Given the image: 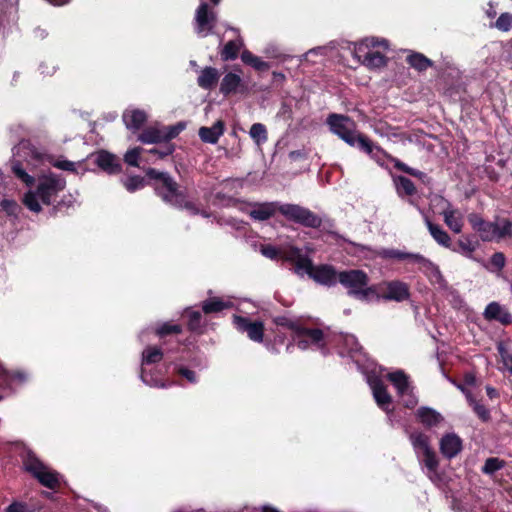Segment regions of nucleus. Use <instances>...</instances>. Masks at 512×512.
<instances>
[{"mask_svg":"<svg viewBox=\"0 0 512 512\" xmlns=\"http://www.w3.org/2000/svg\"><path fill=\"white\" fill-rule=\"evenodd\" d=\"M146 176L156 181L154 190L165 203L179 209H186L194 215L199 213V209L187 199L185 191L180 189L179 184L169 173L148 168Z\"/></svg>","mask_w":512,"mask_h":512,"instance_id":"1","label":"nucleus"},{"mask_svg":"<svg viewBox=\"0 0 512 512\" xmlns=\"http://www.w3.org/2000/svg\"><path fill=\"white\" fill-rule=\"evenodd\" d=\"M338 282L348 290V295L361 301H368L376 294L374 286H368L369 277L367 273L358 269L341 271L338 274Z\"/></svg>","mask_w":512,"mask_h":512,"instance_id":"2","label":"nucleus"},{"mask_svg":"<svg viewBox=\"0 0 512 512\" xmlns=\"http://www.w3.org/2000/svg\"><path fill=\"white\" fill-rule=\"evenodd\" d=\"M468 222L483 241L501 239L512 233V224L508 219H504L500 226L495 222L485 221L479 214L471 213L468 215Z\"/></svg>","mask_w":512,"mask_h":512,"instance_id":"3","label":"nucleus"},{"mask_svg":"<svg viewBox=\"0 0 512 512\" xmlns=\"http://www.w3.org/2000/svg\"><path fill=\"white\" fill-rule=\"evenodd\" d=\"M25 470L35 477L39 483L49 489H56L59 484V473L47 467L32 452H28L23 460Z\"/></svg>","mask_w":512,"mask_h":512,"instance_id":"4","label":"nucleus"},{"mask_svg":"<svg viewBox=\"0 0 512 512\" xmlns=\"http://www.w3.org/2000/svg\"><path fill=\"white\" fill-rule=\"evenodd\" d=\"M278 211L289 221L307 228H319L322 219L313 211L298 204H281Z\"/></svg>","mask_w":512,"mask_h":512,"instance_id":"5","label":"nucleus"},{"mask_svg":"<svg viewBox=\"0 0 512 512\" xmlns=\"http://www.w3.org/2000/svg\"><path fill=\"white\" fill-rule=\"evenodd\" d=\"M66 187V181L63 177L49 173L39 178L37 185V195L45 205H50L57 194Z\"/></svg>","mask_w":512,"mask_h":512,"instance_id":"6","label":"nucleus"},{"mask_svg":"<svg viewBox=\"0 0 512 512\" xmlns=\"http://www.w3.org/2000/svg\"><path fill=\"white\" fill-rule=\"evenodd\" d=\"M327 124L330 130L339 136L350 146H355V138L357 131L354 122L348 117L340 114H330L327 118Z\"/></svg>","mask_w":512,"mask_h":512,"instance_id":"7","label":"nucleus"},{"mask_svg":"<svg viewBox=\"0 0 512 512\" xmlns=\"http://www.w3.org/2000/svg\"><path fill=\"white\" fill-rule=\"evenodd\" d=\"M195 31L198 35L207 36L212 33L217 23L216 12L209 7L208 3L201 0L200 5L195 11Z\"/></svg>","mask_w":512,"mask_h":512,"instance_id":"8","label":"nucleus"},{"mask_svg":"<svg viewBox=\"0 0 512 512\" xmlns=\"http://www.w3.org/2000/svg\"><path fill=\"white\" fill-rule=\"evenodd\" d=\"M233 323L241 332H246L250 340L261 343L264 338V324L261 321H250L243 316L234 315Z\"/></svg>","mask_w":512,"mask_h":512,"instance_id":"9","label":"nucleus"},{"mask_svg":"<svg viewBox=\"0 0 512 512\" xmlns=\"http://www.w3.org/2000/svg\"><path fill=\"white\" fill-rule=\"evenodd\" d=\"M338 274L333 266L322 264L314 266L310 278L321 285L331 287L338 282Z\"/></svg>","mask_w":512,"mask_h":512,"instance_id":"10","label":"nucleus"},{"mask_svg":"<svg viewBox=\"0 0 512 512\" xmlns=\"http://www.w3.org/2000/svg\"><path fill=\"white\" fill-rule=\"evenodd\" d=\"M95 163L101 170L108 174H118L122 170L120 159L116 155L105 150L99 151L96 154Z\"/></svg>","mask_w":512,"mask_h":512,"instance_id":"11","label":"nucleus"},{"mask_svg":"<svg viewBox=\"0 0 512 512\" xmlns=\"http://www.w3.org/2000/svg\"><path fill=\"white\" fill-rule=\"evenodd\" d=\"M434 201L441 205L443 210L441 214L444 217L445 224L455 233H460L462 230L461 221L455 216L456 211L452 209V205L442 196H435Z\"/></svg>","mask_w":512,"mask_h":512,"instance_id":"12","label":"nucleus"},{"mask_svg":"<svg viewBox=\"0 0 512 512\" xmlns=\"http://www.w3.org/2000/svg\"><path fill=\"white\" fill-rule=\"evenodd\" d=\"M462 450L461 438L454 434H446L440 440V451L444 457L452 459Z\"/></svg>","mask_w":512,"mask_h":512,"instance_id":"13","label":"nucleus"},{"mask_svg":"<svg viewBox=\"0 0 512 512\" xmlns=\"http://www.w3.org/2000/svg\"><path fill=\"white\" fill-rule=\"evenodd\" d=\"M484 317L490 321H498L503 325L512 323V315L510 312L497 302H491L487 305L484 311Z\"/></svg>","mask_w":512,"mask_h":512,"instance_id":"14","label":"nucleus"},{"mask_svg":"<svg viewBox=\"0 0 512 512\" xmlns=\"http://www.w3.org/2000/svg\"><path fill=\"white\" fill-rule=\"evenodd\" d=\"M387 292L383 295L385 300H394L397 302L404 301L409 298V286L401 281H390L386 284Z\"/></svg>","mask_w":512,"mask_h":512,"instance_id":"15","label":"nucleus"},{"mask_svg":"<svg viewBox=\"0 0 512 512\" xmlns=\"http://www.w3.org/2000/svg\"><path fill=\"white\" fill-rule=\"evenodd\" d=\"M225 124L222 120H218L211 127H201L198 131L200 139L204 143L216 144L221 135H223Z\"/></svg>","mask_w":512,"mask_h":512,"instance_id":"16","label":"nucleus"},{"mask_svg":"<svg viewBox=\"0 0 512 512\" xmlns=\"http://www.w3.org/2000/svg\"><path fill=\"white\" fill-rule=\"evenodd\" d=\"M382 46L388 48V41L385 39H378L376 37H367L362 41L354 44L353 55L357 59L362 58V53L370 51L371 48Z\"/></svg>","mask_w":512,"mask_h":512,"instance_id":"17","label":"nucleus"},{"mask_svg":"<svg viewBox=\"0 0 512 512\" xmlns=\"http://www.w3.org/2000/svg\"><path fill=\"white\" fill-rule=\"evenodd\" d=\"M146 120V113L140 109L127 110L123 113V121L129 130H139Z\"/></svg>","mask_w":512,"mask_h":512,"instance_id":"18","label":"nucleus"},{"mask_svg":"<svg viewBox=\"0 0 512 512\" xmlns=\"http://www.w3.org/2000/svg\"><path fill=\"white\" fill-rule=\"evenodd\" d=\"M357 60L369 69H379L387 65V57L378 51L362 53V58Z\"/></svg>","mask_w":512,"mask_h":512,"instance_id":"19","label":"nucleus"},{"mask_svg":"<svg viewBox=\"0 0 512 512\" xmlns=\"http://www.w3.org/2000/svg\"><path fill=\"white\" fill-rule=\"evenodd\" d=\"M218 79L219 72L216 68L205 67L197 78V84L205 90H211L217 84Z\"/></svg>","mask_w":512,"mask_h":512,"instance_id":"20","label":"nucleus"},{"mask_svg":"<svg viewBox=\"0 0 512 512\" xmlns=\"http://www.w3.org/2000/svg\"><path fill=\"white\" fill-rule=\"evenodd\" d=\"M279 205L280 204L276 202L258 204L253 210L250 211L249 215L255 220L264 221L271 218L275 212L278 211Z\"/></svg>","mask_w":512,"mask_h":512,"instance_id":"21","label":"nucleus"},{"mask_svg":"<svg viewBox=\"0 0 512 512\" xmlns=\"http://www.w3.org/2000/svg\"><path fill=\"white\" fill-rule=\"evenodd\" d=\"M406 259H410L413 262L418 263L420 265V268L430 276H433L437 279L442 278L438 266H436L434 263H432L429 259L425 258L424 256L420 254L408 253Z\"/></svg>","mask_w":512,"mask_h":512,"instance_id":"22","label":"nucleus"},{"mask_svg":"<svg viewBox=\"0 0 512 512\" xmlns=\"http://www.w3.org/2000/svg\"><path fill=\"white\" fill-rule=\"evenodd\" d=\"M372 391L375 401L379 407L386 409V407L391 404L392 397L381 380H376L372 383Z\"/></svg>","mask_w":512,"mask_h":512,"instance_id":"23","label":"nucleus"},{"mask_svg":"<svg viewBox=\"0 0 512 512\" xmlns=\"http://www.w3.org/2000/svg\"><path fill=\"white\" fill-rule=\"evenodd\" d=\"M417 417L420 419L422 424L429 428L437 426L443 421L442 415L429 407L419 408L417 410Z\"/></svg>","mask_w":512,"mask_h":512,"instance_id":"24","label":"nucleus"},{"mask_svg":"<svg viewBox=\"0 0 512 512\" xmlns=\"http://www.w3.org/2000/svg\"><path fill=\"white\" fill-rule=\"evenodd\" d=\"M138 140L144 144L165 143L163 127H148L144 129L138 136Z\"/></svg>","mask_w":512,"mask_h":512,"instance_id":"25","label":"nucleus"},{"mask_svg":"<svg viewBox=\"0 0 512 512\" xmlns=\"http://www.w3.org/2000/svg\"><path fill=\"white\" fill-rule=\"evenodd\" d=\"M389 381L395 386L399 395L407 394L410 390L409 377L402 370L387 375Z\"/></svg>","mask_w":512,"mask_h":512,"instance_id":"26","label":"nucleus"},{"mask_svg":"<svg viewBox=\"0 0 512 512\" xmlns=\"http://www.w3.org/2000/svg\"><path fill=\"white\" fill-rule=\"evenodd\" d=\"M388 159L394 164V167L397 170L407 173L413 177H416V178L420 179L425 184H430L431 178L426 173H424L420 170L414 169L412 167H409L404 162L400 161L399 159H397L391 155H388Z\"/></svg>","mask_w":512,"mask_h":512,"instance_id":"27","label":"nucleus"},{"mask_svg":"<svg viewBox=\"0 0 512 512\" xmlns=\"http://www.w3.org/2000/svg\"><path fill=\"white\" fill-rule=\"evenodd\" d=\"M406 62L418 72L426 71L429 67L433 66V61L419 52H411L406 57Z\"/></svg>","mask_w":512,"mask_h":512,"instance_id":"28","label":"nucleus"},{"mask_svg":"<svg viewBox=\"0 0 512 512\" xmlns=\"http://www.w3.org/2000/svg\"><path fill=\"white\" fill-rule=\"evenodd\" d=\"M242 79L239 75L229 72L227 73L220 84V92L223 95H229L237 92L238 87L241 85Z\"/></svg>","mask_w":512,"mask_h":512,"instance_id":"29","label":"nucleus"},{"mask_svg":"<svg viewBox=\"0 0 512 512\" xmlns=\"http://www.w3.org/2000/svg\"><path fill=\"white\" fill-rule=\"evenodd\" d=\"M409 439L418 457L432 448L430 446V438L422 432L410 433Z\"/></svg>","mask_w":512,"mask_h":512,"instance_id":"30","label":"nucleus"},{"mask_svg":"<svg viewBox=\"0 0 512 512\" xmlns=\"http://www.w3.org/2000/svg\"><path fill=\"white\" fill-rule=\"evenodd\" d=\"M297 336L306 337L310 344L315 345L318 348H323L325 346L324 332L319 328L310 329L302 326Z\"/></svg>","mask_w":512,"mask_h":512,"instance_id":"31","label":"nucleus"},{"mask_svg":"<svg viewBox=\"0 0 512 512\" xmlns=\"http://www.w3.org/2000/svg\"><path fill=\"white\" fill-rule=\"evenodd\" d=\"M426 225L428 227V230L431 234V236L434 238V240L444 246L449 247L451 244V238L448 235V233L442 229L441 226L432 223L429 219H426Z\"/></svg>","mask_w":512,"mask_h":512,"instance_id":"32","label":"nucleus"},{"mask_svg":"<svg viewBox=\"0 0 512 512\" xmlns=\"http://www.w3.org/2000/svg\"><path fill=\"white\" fill-rule=\"evenodd\" d=\"M393 180L399 196H413L416 194V187L409 178L405 176H396Z\"/></svg>","mask_w":512,"mask_h":512,"instance_id":"33","label":"nucleus"},{"mask_svg":"<svg viewBox=\"0 0 512 512\" xmlns=\"http://www.w3.org/2000/svg\"><path fill=\"white\" fill-rule=\"evenodd\" d=\"M241 60L257 71H267L270 68L269 63L263 61L260 57L255 56L248 50L242 52Z\"/></svg>","mask_w":512,"mask_h":512,"instance_id":"34","label":"nucleus"},{"mask_svg":"<svg viewBox=\"0 0 512 512\" xmlns=\"http://www.w3.org/2000/svg\"><path fill=\"white\" fill-rule=\"evenodd\" d=\"M229 307V304L218 297H213L202 302V311L205 314L218 313Z\"/></svg>","mask_w":512,"mask_h":512,"instance_id":"35","label":"nucleus"},{"mask_svg":"<svg viewBox=\"0 0 512 512\" xmlns=\"http://www.w3.org/2000/svg\"><path fill=\"white\" fill-rule=\"evenodd\" d=\"M249 135L257 145H261L268 139L266 127L262 123H254L250 128Z\"/></svg>","mask_w":512,"mask_h":512,"instance_id":"36","label":"nucleus"},{"mask_svg":"<svg viewBox=\"0 0 512 512\" xmlns=\"http://www.w3.org/2000/svg\"><path fill=\"white\" fill-rule=\"evenodd\" d=\"M240 47L241 43H238L236 41L231 40L227 42L220 53L222 60H235L238 57Z\"/></svg>","mask_w":512,"mask_h":512,"instance_id":"37","label":"nucleus"},{"mask_svg":"<svg viewBox=\"0 0 512 512\" xmlns=\"http://www.w3.org/2000/svg\"><path fill=\"white\" fill-rule=\"evenodd\" d=\"M143 359H142V363L143 364H154V363H157V362H160L163 358V353L161 351V349L157 348V347H147L144 351H143Z\"/></svg>","mask_w":512,"mask_h":512,"instance_id":"38","label":"nucleus"},{"mask_svg":"<svg viewBox=\"0 0 512 512\" xmlns=\"http://www.w3.org/2000/svg\"><path fill=\"white\" fill-rule=\"evenodd\" d=\"M274 323L277 326L285 327L289 330H292L297 335L299 333V330H301V328H302L299 321L293 320L287 316H277L276 318H274Z\"/></svg>","mask_w":512,"mask_h":512,"instance_id":"39","label":"nucleus"},{"mask_svg":"<svg viewBox=\"0 0 512 512\" xmlns=\"http://www.w3.org/2000/svg\"><path fill=\"white\" fill-rule=\"evenodd\" d=\"M39 196L37 195V190L35 192L28 191L23 198L24 205L31 210L32 212L39 213L42 208L38 202Z\"/></svg>","mask_w":512,"mask_h":512,"instance_id":"40","label":"nucleus"},{"mask_svg":"<svg viewBox=\"0 0 512 512\" xmlns=\"http://www.w3.org/2000/svg\"><path fill=\"white\" fill-rule=\"evenodd\" d=\"M491 27H495L502 32H508L512 28V14L508 12L500 14L495 23L491 24Z\"/></svg>","mask_w":512,"mask_h":512,"instance_id":"41","label":"nucleus"},{"mask_svg":"<svg viewBox=\"0 0 512 512\" xmlns=\"http://www.w3.org/2000/svg\"><path fill=\"white\" fill-rule=\"evenodd\" d=\"M295 272L298 274H302L305 272L309 276L311 275L314 265L312 261L307 257L302 255L300 258H298L295 262Z\"/></svg>","mask_w":512,"mask_h":512,"instance_id":"42","label":"nucleus"},{"mask_svg":"<svg viewBox=\"0 0 512 512\" xmlns=\"http://www.w3.org/2000/svg\"><path fill=\"white\" fill-rule=\"evenodd\" d=\"M505 462L496 457H491L486 459L484 466L482 467V472L488 475H492L496 471L502 469L504 467Z\"/></svg>","mask_w":512,"mask_h":512,"instance_id":"43","label":"nucleus"},{"mask_svg":"<svg viewBox=\"0 0 512 512\" xmlns=\"http://www.w3.org/2000/svg\"><path fill=\"white\" fill-rule=\"evenodd\" d=\"M423 462L425 467L431 471L436 472L439 467V461L437 459L435 451L431 448L422 454Z\"/></svg>","mask_w":512,"mask_h":512,"instance_id":"44","label":"nucleus"},{"mask_svg":"<svg viewBox=\"0 0 512 512\" xmlns=\"http://www.w3.org/2000/svg\"><path fill=\"white\" fill-rule=\"evenodd\" d=\"M156 334L160 337H164L171 334H180L182 332L181 325L178 324H172L170 322H165L161 324L156 329Z\"/></svg>","mask_w":512,"mask_h":512,"instance_id":"45","label":"nucleus"},{"mask_svg":"<svg viewBox=\"0 0 512 512\" xmlns=\"http://www.w3.org/2000/svg\"><path fill=\"white\" fill-rule=\"evenodd\" d=\"M354 138L355 145L357 144L361 150L370 155L373 153L374 143L367 136L357 132Z\"/></svg>","mask_w":512,"mask_h":512,"instance_id":"46","label":"nucleus"},{"mask_svg":"<svg viewBox=\"0 0 512 512\" xmlns=\"http://www.w3.org/2000/svg\"><path fill=\"white\" fill-rule=\"evenodd\" d=\"M13 173L21 179L26 185L31 186L34 184L35 180L32 176H30L21 166L20 162H15L12 165Z\"/></svg>","mask_w":512,"mask_h":512,"instance_id":"47","label":"nucleus"},{"mask_svg":"<svg viewBox=\"0 0 512 512\" xmlns=\"http://www.w3.org/2000/svg\"><path fill=\"white\" fill-rule=\"evenodd\" d=\"M145 185V180L143 177L141 176H131V177H128L125 181H124V186L125 188L129 191V192H134L138 189H141L143 188Z\"/></svg>","mask_w":512,"mask_h":512,"instance_id":"48","label":"nucleus"},{"mask_svg":"<svg viewBox=\"0 0 512 512\" xmlns=\"http://www.w3.org/2000/svg\"><path fill=\"white\" fill-rule=\"evenodd\" d=\"M188 328L191 331H198L201 328L202 315L199 311H190L188 313Z\"/></svg>","mask_w":512,"mask_h":512,"instance_id":"49","label":"nucleus"},{"mask_svg":"<svg viewBox=\"0 0 512 512\" xmlns=\"http://www.w3.org/2000/svg\"><path fill=\"white\" fill-rule=\"evenodd\" d=\"M142 151V148L136 147L131 150H128L124 155V161L130 165V166H138V158L140 156V153Z\"/></svg>","mask_w":512,"mask_h":512,"instance_id":"50","label":"nucleus"},{"mask_svg":"<svg viewBox=\"0 0 512 512\" xmlns=\"http://www.w3.org/2000/svg\"><path fill=\"white\" fill-rule=\"evenodd\" d=\"M459 251L470 256L475 251V245L468 238L460 239L457 243Z\"/></svg>","mask_w":512,"mask_h":512,"instance_id":"51","label":"nucleus"},{"mask_svg":"<svg viewBox=\"0 0 512 512\" xmlns=\"http://www.w3.org/2000/svg\"><path fill=\"white\" fill-rule=\"evenodd\" d=\"M183 128H184V126L182 124H177V125L169 126V127H163L165 142L169 143V141L171 139L175 138Z\"/></svg>","mask_w":512,"mask_h":512,"instance_id":"52","label":"nucleus"},{"mask_svg":"<svg viewBox=\"0 0 512 512\" xmlns=\"http://www.w3.org/2000/svg\"><path fill=\"white\" fill-rule=\"evenodd\" d=\"M472 408L482 421L487 422L490 420V412L483 404L479 402L474 403Z\"/></svg>","mask_w":512,"mask_h":512,"instance_id":"53","label":"nucleus"},{"mask_svg":"<svg viewBox=\"0 0 512 512\" xmlns=\"http://www.w3.org/2000/svg\"><path fill=\"white\" fill-rule=\"evenodd\" d=\"M52 165L60 170L76 172L75 163L69 160H56L52 162Z\"/></svg>","mask_w":512,"mask_h":512,"instance_id":"54","label":"nucleus"},{"mask_svg":"<svg viewBox=\"0 0 512 512\" xmlns=\"http://www.w3.org/2000/svg\"><path fill=\"white\" fill-rule=\"evenodd\" d=\"M174 151V145L171 143L165 142V145L161 149H151L150 153L158 155L159 158H164L168 155H171Z\"/></svg>","mask_w":512,"mask_h":512,"instance_id":"55","label":"nucleus"},{"mask_svg":"<svg viewBox=\"0 0 512 512\" xmlns=\"http://www.w3.org/2000/svg\"><path fill=\"white\" fill-rule=\"evenodd\" d=\"M260 252L263 256L269 258V259H277L279 256V250L272 245H262L260 248Z\"/></svg>","mask_w":512,"mask_h":512,"instance_id":"56","label":"nucleus"},{"mask_svg":"<svg viewBox=\"0 0 512 512\" xmlns=\"http://www.w3.org/2000/svg\"><path fill=\"white\" fill-rule=\"evenodd\" d=\"M1 207L8 215H15L19 210V206L15 201L7 199L1 202Z\"/></svg>","mask_w":512,"mask_h":512,"instance_id":"57","label":"nucleus"},{"mask_svg":"<svg viewBox=\"0 0 512 512\" xmlns=\"http://www.w3.org/2000/svg\"><path fill=\"white\" fill-rule=\"evenodd\" d=\"M490 262L495 268L501 270L505 266V255L502 252H496L492 255Z\"/></svg>","mask_w":512,"mask_h":512,"instance_id":"58","label":"nucleus"},{"mask_svg":"<svg viewBox=\"0 0 512 512\" xmlns=\"http://www.w3.org/2000/svg\"><path fill=\"white\" fill-rule=\"evenodd\" d=\"M382 256L384 258H393V259L404 260L408 256V253L401 252L399 250L388 249V250H384L382 252Z\"/></svg>","mask_w":512,"mask_h":512,"instance_id":"59","label":"nucleus"},{"mask_svg":"<svg viewBox=\"0 0 512 512\" xmlns=\"http://www.w3.org/2000/svg\"><path fill=\"white\" fill-rule=\"evenodd\" d=\"M178 373L182 377L186 378L190 383H195L197 381L196 373L186 367L179 368Z\"/></svg>","mask_w":512,"mask_h":512,"instance_id":"60","label":"nucleus"},{"mask_svg":"<svg viewBox=\"0 0 512 512\" xmlns=\"http://www.w3.org/2000/svg\"><path fill=\"white\" fill-rule=\"evenodd\" d=\"M6 512H29V510L25 504L14 502L7 507Z\"/></svg>","mask_w":512,"mask_h":512,"instance_id":"61","label":"nucleus"},{"mask_svg":"<svg viewBox=\"0 0 512 512\" xmlns=\"http://www.w3.org/2000/svg\"><path fill=\"white\" fill-rule=\"evenodd\" d=\"M302 256L301 250L297 247H291L286 254V259L295 262Z\"/></svg>","mask_w":512,"mask_h":512,"instance_id":"62","label":"nucleus"},{"mask_svg":"<svg viewBox=\"0 0 512 512\" xmlns=\"http://www.w3.org/2000/svg\"><path fill=\"white\" fill-rule=\"evenodd\" d=\"M504 367L512 374V356L508 353H503L500 349Z\"/></svg>","mask_w":512,"mask_h":512,"instance_id":"63","label":"nucleus"},{"mask_svg":"<svg viewBox=\"0 0 512 512\" xmlns=\"http://www.w3.org/2000/svg\"><path fill=\"white\" fill-rule=\"evenodd\" d=\"M310 342L307 338H302V339H299L298 342H297V346L301 349V350H306L309 348L310 346Z\"/></svg>","mask_w":512,"mask_h":512,"instance_id":"64","label":"nucleus"}]
</instances>
